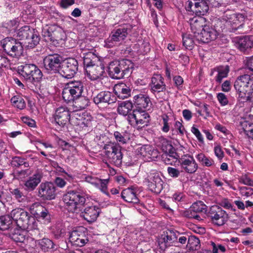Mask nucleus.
Wrapping results in <instances>:
<instances>
[{
	"instance_id": "f257e3e1",
	"label": "nucleus",
	"mask_w": 253,
	"mask_h": 253,
	"mask_svg": "<svg viewBox=\"0 0 253 253\" xmlns=\"http://www.w3.org/2000/svg\"><path fill=\"white\" fill-rule=\"evenodd\" d=\"M245 17L240 13H234L230 11L215 20L214 28L205 26L202 31L196 35V40L204 43H208L216 39L219 33L223 31H233L242 27Z\"/></svg>"
},
{
	"instance_id": "f03ea898",
	"label": "nucleus",
	"mask_w": 253,
	"mask_h": 253,
	"mask_svg": "<svg viewBox=\"0 0 253 253\" xmlns=\"http://www.w3.org/2000/svg\"><path fill=\"white\" fill-rule=\"evenodd\" d=\"M11 220H13L17 226L22 229L33 230L37 228V222L34 217L23 209L17 208L10 212Z\"/></svg>"
},
{
	"instance_id": "7ed1b4c3",
	"label": "nucleus",
	"mask_w": 253,
	"mask_h": 253,
	"mask_svg": "<svg viewBox=\"0 0 253 253\" xmlns=\"http://www.w3.org/2000/svg\"><path fill=\"white\" fill-rule=\"evenodd\" d=\"M18 73L28 83L35 84L42 77V73L35 64H26L18 67Z\"/></svg>"
},
{
	"instance_id": "20e7f679",
	"label": "nucleus",
	"mask_w": 253,
	"mask_h": 253,
	"mask_svg": "<svg viewBox=\"0 0 253 253\" xmlns=\"http://www.w3.org/2000/svg\"><path fill=\"white\" fill-rule=\"evenodd\" d=\"M14 36L20 40H24V44L30 48L34 47L40 41L37 32L29 26H24L17 30Z\"/></svg>"
},
{
	"instance_id": "39448f33",
	"label": "nucleus",
	"mask_w": 253,
	"mask_h": 253,
	"mask_svg": "<svg viewBox=\"0 0 253 253\" xmlns=\"http://www.w3.org/2000/svg\"><path fill=\"white\" fill-rule=\"evenodd\" d=\"M234 87L239 98L248 97L253 90V77L248 74L239 76L235 82Z\"/></svg>"
},
{
	"instance_id": "423d86ee",
	"label": "nucleus",
	"mask_w": 253,
	"mask_h": 253,
	"mask_svg": "<svg viewBox=\"0 0 253 253\" xmlns=\"http://www.w3.org/2000/svg\"><path fill=\"white\" fill-rule=\"evenodd\" d=\"M104 154L108 161L111 164L119 167L122 163V147L119 144L109 142L103 147Z\"/></svg>"
},
{
	"instance_id": "0eeeda50",
	"label": "nucleus",
	"mask_w": 253,
	"mask_h": 253,
	"mask_svg": "<svg viewBox=\"0 0 253 253\" xmlns=\"http://www.w3.org/2000/svg\"><path fill=\"white\" fill-rule=\"evenodd\" d=\"M127 120L131 126L140 129L148 126L150 117L146 110L135 109L128 115Z\"/></svg>"
},
{
	"instance_id": "6e6552de",
	"label": "nucleus",
	"mask_w": 253,
	"mask_h": 253,
	"mask_svg": "<svg viewBox=\"0 0 253 253\" xmlns=\"http://www.w3.org/2000/svg\"><path fill=\"white\" fill-rule=\"evenodd\" d=\"M84 90L83 83L80 81H71L67 84L62 91V97L68 102L82 95Z\"/></svg>"
},
{
	"instance_id": "1a4fd4ad",
	"label": "nucleus",
	"mask_w": 253,
	"mask_h": 253,
	"mask_svg": "<svg viewBox=\"0 0 253 253\" xmlns=\"http://www.w3.org/2000/svg\"><path fill=\"white\" fill-rule=\"evenodd\" d=\"M0 45L6 53L13 57H19L23 51L22 43L12 37H7L1 40Z\"/></svg>"
},
{
	"instance_id": "9d476101",
	"label": "nucleus",
	"mask_w": 253,
	"mask_h": 253,
	"mask_svg": "<svg viewBox=\"0 0 253 253\" xmlns=\"http://www.w3.org/2000/svg\"><path fill=\"white\" fill-rule=\"evenodd\" d=\"M131 64L129 60L113 61L108 66L109 73L114 79H122L129 72Z\"/></svg>"
},
{
	"instance_id": "9b49d317",
	"label": "nucleus",
	"mask_w": 253,
	"mask_h": 253,
	"mask_svg": "<svg viewBox=\"0 0 253 253\" xmlns=\"http://www.w3.org/2000/svg\"><path fill=\"white\" fill-rule=\"evenodd\" d=\"M63 201L68 210L74 212L79 205H83L85 202L84 193L72 191L66 194L63 197Z\"/></svg>"
},
{
	"instance_id": "f8f14e48",
	"label": "nucleus",
	"mask_w": 253,
	"mask_h": 253,
	"mask_svg": "<svg viewBox=\"0 0 253 253\" xmlns=\"http://www.w3.org/2000/svg\"><path fill=\"white\" fill-rule=\"evenodd\" d=\"M78 62L73 58L62 61L60 68L59 74L65 78L70 79L74 76L78 71Z\"/></svg>"
},
{
	"instance_id": "ddd939ff",
	"label": "nucleus",
	"mask_w": 253,
	"mask_h": 253,
	"mask_svg": "<svg viewBox=\"0 0 253 253\" xmlns=\"http://www.w3.org/2000/svg\"><path fill=\"white\" fill-rule=\"evenodd\" d=\"M62 58L58 54H50L43 59L44 67L50 74L59 73L62 63Z\"/></svg>"
},
{
	"instance_id": "4468645a",
	"label": "nucleus",
	"mask_w": 253,
	"mask_h": 253,
	"mask_svg": "<svg viewBox=\"0 0 253 253\" xmlns=\"http://www.w3.org/2000/svg\"><path fill=\"white\" fill-rule=\"evenodd\" d=\"M178 234L172 230L164 231L158 239V246L159 249L164 251L167 248L173 246L176 242Z\"/></svg>"
},
{
	"instance_id": "2eb2a0df",
	"label": "nucleus",
	"mask_w": 253,
	"mask_h": 253,
	"mask_svg": "<svg viewBox=\"0 0 253 253\" xmlns=\"http://www.w3.org/2000/svg\"><path fill=\"white\" fill-rule=\"evenodd\" d=\"M209 216L211 218L212 222L218 226L223 225L228 219V214L226 211L220 207L216 205L211 207Z\"/></svg>"
},
{
	"instance_id": "dca6fc26",
	"label": "nucleus",
	"mask_w": 253,
	"mask_h": 253,
	"mask_svg": "<svg viewBox=\"0 0 253 253\" xmlns=\"http://www.w3.org/2000/svg\"><path fill=\"white\" fill-rule=\"evenodd\" d=\"M92 120V117L87 113H82L76 111L72 113L71 123L82 128L90 126Z\"/></svg>"
},
{
	"instance_id": "f3484780",
	"label": "nucleus",
	"mask_w": 253,
	"mask_h": 253,
	"mask_svg": "<svg viewBox=\"0 0 253 253\" xmlns=\"http://www.w3.org/2000/svg\"><path fill=\"white\" fill-rule=\"evenodd\" d=\"M182 171L189 174L194 173L198 168V164L190 155H184L179 160Z\"/></svg>"
},
{
	"instance_id": "a211bd4d",
	"label": "nucleus",
	"mask_w": 253,
	"mask_h": 253,
	"mask_svg": "<svg viewBox=\"0 0 253 253\" xmlns=\"http://www.w3.org/2000/svg\"><path fill=\"white\" fill-rule=\"evenodd\" d=\"M136 154L138 158L148 162L154 161L158 156V151L149 145H144L137 148Z\"/></svg>"
},
{
	"instance_id": "6ab92c4d",
	"label": "nucleus",
	"mask_w": 253,
	"mask_h": 253,
	"mask_svg": "<svg viewBox=\"0 0 253 253\" xmlns=\"http://www.w3.org/2000/svg\"><path fill=\"white\" fill-rule=\"evenodd\" d=\"M69 241L73 245L77 247H83L85 245L88 240L86 236L84 228L80 227L72 231L70 234Z\"/></svg>"
},
{
	"instance_id": "aec40b11",
	"label": "nucleus",
	"mask_w": 253,
	"mask_h": 253,
	"mask_svg": "<svg viewBox=\"0 0 253 253\" xmlns=\"http://www.w3.org/2000/svg\"><path fill=\"white\" fill-rule=\"evenodd\" d=\"M72 114L66 107H59L55 110L54 118L55 123L60 126H63L68 122H71Z\"/></svg>"
},
{
	"instance_id": "412c9836",
	"label": "nucleus",
	"mask_w": 253,
	"mask_h": 253,
	"mask_svg": "<svg viewBox=\"0 0 253 253\" xmlns=\"http://www.w3.org/2000/svg\"><path fill=\"white\" fill-rule=\"evenodd\" d=\"M38 193L43 200H52L55 197V187L51 182L42 183L38 188Z\"/></svg>"
},
{
	"instance_id": "4be33fe9",
	"label": "nucleus",
	"mask_w": 253,
	"mask_h": 253,
	"mask_svg": "<svg viewBox=\"0 0 253 253\" xmlns=\"http://www.w3.org/2000/svg\"><path fill=\"white\" fill-rule=\"evenodd\" d=\"M207 206L203 202L198 201L192 204L190 208L185 212L184 215L189 218L200 220L201 217L198 213L205 212Z\"/></svg>"
},
{
	"instance_id": "5701e85b",
	"label": "nucleus",
	"mask_w": 253,
	"mask_h": 253,
	"mask_svg": "<svg viewBox=\"0 0 253 253\" xmlns=\"http://www.w3.org/2000/svg\"><path fill=\"white\" fill-rule=\"evenodd\" d=\"M163 181L158 173L153 172L148 176V186L150 190L156 193H160L163 189Z\"/></svg>"
},
{
	"instance_id": "b1692460",
	"label": "nucleus",
	"mask_w": 253,
	"mask_h": 253,
	"mask_svg": "<svg viewBox=\"0 0 253 253\" xmlns=\"http://www.w3.org/2000/svg\"><path fill=\"white\" fill-rule=\"evenodd\" d=\"M127 35V30L126 28H120L112 33L111 37L108 39L106 44L109 47H112L118 42L125 40Z\"/></svg>"
},
{
	"instance_id": "393cba45",
	"label": "nucleus",
	"mask_w": 253,
	"mask_h": 253,
	"mask_svg": "<svg viewBox=\"0 0 253 253\" xmlns=\"http://www.w3.org/2000/svg\"><path fill=\"white\" fill-rule=\"evenodd\" d=\"M84 179L86 182L98 188L103 193L107 194V185L109 181L108 179H101L92 175L85 176Z\"/></svg>"
},
{
	"instance_id": "a878e982",
	"label": "nucleus",
	"mask_w": 253,
	"mask_h": 253,
	"mask_svg": "<svg viewBox=\"0 0 253 253\" xmlns=\"http://www.w3.org/2000/svg\"><path fill=\"white\" fill-rule=\"evenodd\" d=\"M32 212L36 216L39 220H44L48 222L50 216L49 212L46 208L43 207L39 203H36L31 207Z\"/></svg>"
},
{
	"instance_id": "bb28decb",
	"label": "nucleus",
	"mask_w": 253,
	"mask_h": 253,
	"mask_svg": "<svg viewBox=\"0 0 253 253\" xmlns=\"http://www.w3.org/2000/svg\"><path fill=\"white\" fill-rule=\"evenodd\" d=\"M205 18L201 16H195L190 19L189 23L191 30L196 39V35L200 34L202 29L207 26Z\"/></svg>"
},
{
	"instance_id": "cd10ccee",
	"label": "nucleus",
	"mask_w": 253,
	"mask_h": 253,
	"mask_svg": "<svg viewBox=\"0 0 253 253\" xmlns=\"http://www.w3.org/2000/svg\"><path fill=\"white\" fill-rule=\"evenodd\" d=\"M43 173L40 170H37L31 176L29 177L25 182V189L29 191L34 190L41 182Z\"/></svg>"
},
{
	"instance_id": "c85d7f7f",
	"label": "nucleus",
	"mask_w": 253,
	"mask_h": 253,
	"mask_svg": "<svg viewBox=\"0 0 253 253\" xmlns=\"http://www.w3.org/2000/svg\"><path fill=\"white\" fill-rule=\"evenodd\" d=\"M136 188L131 187L123 190L121 193V197L126 202L137 204L139 200L137 193Z\"/></svg>"
},
{
	"instance_id": "c756f323",
	"label": "nucleus",
	"mask_w": 253,
	"mask_h": 253,
	"mask_svg": "<svg viewBox=\"0 0 253 253\" xmlns=\"http://www.w3.org/2000/svg\"><path fill=\"white\" fill-rule=\"evenodd\" d=\"M116 97L110 91H101L93 98V101L96 104L101 103L111 104L115 102Z\"/></svg>"
},
{
	"instance_id": "7c9ffc66",
	"label": "nucleus",
	"mask_w": 253,
	"mask_h": 253,
	"mask_svg": "<svg viewBox=\"0 0 253 253\" xmlns=\"http://www.w3.org/2000/svg\"><path fill=\"white\" fill-rule=\"evenodd\" d=\"M87 77L91 80H96L103 76L104 67L102 65H94L85 69Z\"/></svg>"
},
{
	"instance_id": "2f4dec72",
	"label": "nucleus",
	"mask_w": 253,
	"mask_h": 253,
	"mask_svg": "<svg viewBox=\"0 0 253 253\" xmlns=\"http://www.w3.org/2000/svg\"><path fill=\"white\" fill-rule=\"evenodd\" d=\"M100 209L97 206H90L86 207L83 212L82 213V216L88 222H93L97 219Z\"/></svg>"
},
{
	"instance_id": "473e14b6",
	"label": "nucleus",
	"mask_w": 253,
	"mask_h": 253,
	"mask_svg": "<svg viewBox=\"0 0 253 253\" xmlns=\"http://www.w3.org/2000/svg\"><path fill=\"white\" fill-rule=\"evenodd\" d=\"M164 80V78L159 74H155L152 77L150 86L153 92H160L165 89L166 85Z\"/></svg>"
},
{
	"instance_id": "72a5a7b5",
	"label": "nucleus",
	"mask_w": 253,
	"mask_h": 253,
	"mask_svg": "<svg viewBox=\"0 0 253 253\" xmlns=\"http://www.w3.org/2000/svg\"><path fill=\"white\" fill-rule=\"evenodd\" d=\"M134 104L136 109L146 110L151 104L150 99L148 95L143 94L136 95L133 97Z\"/></svg>"
},
{
	"instance_id": "f704fd0d",
	"label": "nucleus",
	"mask_w": 253,
	"mask_h": 253,
	"mask_svg": "<svg viewBox=\"0 0 253 253\" xmlns=\"http://www.w3.org/2000/svg\"><path fill=\"white\" fill-rule=\"evenodd\" d=\"M114 91L119 98L125 99L129 96L130 90L125 84L121 83L115 85Z\"/></svg>"
},
{
	"instance_id": "c9c22d12",
	"label": "nucleus",
	"mask_w": 253,
	"mask_h": 253,
	"mask_svg": "<svg viewBox=\"0 0 253 253\" xmlns=\"http://www.w3.org/2000/svg\"><path fill=\"white\" fill-rule=\"evenodd\" d=\"M253 36H246L239 39L236 46L242 51L251 48L253 45Z\"/></svg>"
},
{
	"instance_id": "e433bc0d",
	"label": "nucleus",
	"mask_w": 253,
	"mask_h": 253,
	"mask_svg": "<svg viewBox=\"0 0 253 253\" xmlns=\"http://www.w3.org/2000/svg\"><path fill=\"white\" fill-rule=\"evenodd\" d=\"M132 107V103L129 101L120 102L118 103L117 111L120 115L128 117Z\"/></svg>"
},
{
	"instance_id": "4c0bfd02",
	"label": "nucleus",
	"mask_w": 253,
	"mask_h": 253,
	"mask_svg": "<svg viewBox=\"0 0 253 253\" xmlns=\"http://www.w3.org/2000/svg\"><path fill=\"white\" fill-rule=\"evenodd\" d=\"M197 160L203 166L213 168L215 167L214 160L209 156H206L204 153H201L196 156Z\"/></svg>"
},
{
	"instance_id": "58836bf2",
	"label": "nucleus",
	"mask_w": 253,
	"mask_h": 253,
	"mask_svg": "<svg viewBox=\"0 0 253 253\" xmlns=\"http://www.w3.org/2000/svg\"><path fill=\"white\" fill-rule=\"evenodd\" d=\"M74 102L73 106L76 108L74 111L78 112V110H81L85 109L88 106L89 100L85 96L81 95L80 97L73 100Z\"/></svg>"
},
{
	"instance_id": "ea45409f",
	"label": "nucleus",
	"mask_w": 253,
	"mask_h": 253,
	"mask_svg": "<svg viewBox=\"0 0 253 253\" xmlns=\"http://www.w3.org/2000/svg\"><path fill=\"white\" fill-rule=\"evenodd\" d=\"M241 133L253 139V121H244L241 123Z\"/></svg>"
},
{
	"instance_id": "a19ab883",
	"label": "nucleus",
	"mask_w": 253,
	"mask_h": 253,
	"mask_svg": "<svg viewBox=\"0 0 253 253\" xmlns=\"http://www.w3.org/2000/svg\"><path fill=\"white\" fill-rule=\"evenodd\" d=\"M83 55V63L85 69L95 65L94 63L97 60V57L93 52L89 51L84 53Z\"/></svg>"
},
{
	"instance_id": "79ce46f5",
	"label": "nucleus",
	"mask_w": 253,
	"mask_h": 253,
	"mask_svg": "<svg viewBox=\"0 0 253 253\" xmlns=\"http://www.w3.org/2000/svg\"><path fill=\"white\" fill-rule=\"evenodd\" d=\"M38 247L44 252H48L54 248V243L48 238H44L38 240Z\"/></svg>"
},
{
	"instance_id": "37998d69",
	"label": "nucleus",
	"mask_w": 253,
	"mask_h": 253,
	"mask_svg": "<svg viewBox=\"0 0 253 253\" xmlns=\"http://www.w3.org/2000/svg\"><path fill=\"white\" fill-rule=\"evenodd\" d=\"M216 71L217 74L215 78V81L221 83L223 79L226 78L229 72V68L228 66H219L216 68Z\"/></svg>"
},
{
	"instance_id": "c03bdc74",
	"label": "nucleus",
	"mask_w": 253,
	"mask_h": 253,
	"mask_svg": "<svg viewBox=\"0 0 253 253\" xmlns=\"http://www.w3.org/2000/svg\"><path fill=\"white\" fill-rule=\"evenodd\" d=\"M10 101L13 106L22 110L25 108L26 103L24 99L19 95L13 96Z\"/></svg>"
},
{
	"instance_id": "a18cd8bd",
	"label": "nucleus",
	"mask_w": 253,
	"mask_h": 253,
	"mask_svg": "<svg viewBox=\"0 0 253 253\" xmlns=\"http://www.w3.org/2000/svg\"><path fill=\"white\" fill-rule=\"evenodd\" d=\"M209 10V6L205 0H200L199 2L198 7L194 12L197 15H204Z\"/></svg>"
},
{
	"instance_id": "49530a36",
	"label": "nucleus",
	"mask_w": 253,
	"mask_h": 253,
	"mask_svg": "<svg viewBox=\"0 0 253 253\" xmlns=\"http://www.w3.org/2000/svg\"><path fill=\"white\" fill-rule=\"evenodd\" d=\"M12 224L11 216L8 215L0 216V230L8 229Z\"/></svg>"
},
{
	"instance_id": "de8ad7c7",
	"label": "nucleus",
	"mask_w": 253,
	"mask_h": 253,
	"mask_svg": "<svg viewBox=\"0 0 253 253\" xmlns=\"http://www.w3.org/2000/svg\"><path fill=\"white\" fill-rule=\"evenodd\" d=\"M200 240L195 236H190L188 238L187 247L192 250H196L200 247Z\"/></svg>"
},
{
	"instance_id": "09e8293b",
	"label": "nucleus",
	"mask_w": 253,
	"mask_h": 253,
	"mask_svg": "<svg viewBox=\"0 0 253 253\" xmlns=\"http://www.w3.org/2000/svg\"><path fill=\"white\" fill-rule=\"evenodd\" d=\"M24 244H25V250L30 253H32L35 247H38V240H35L31 238H27Z\"/></svg>"
},
{
	"instance_id": "8fccbe9b",
	"label": "nucleus",
	"mask_w": 253,
	"mask_h": 253,
	"mask_svg": "<svg viewBox=\"0 0 253 253\" xmlns=\"http://www.w3.org/2000/svg\"><path fill=\"white\" fill-rule=\"evenodd\" d=\"M194 42L190 35L185 34L183 35V45L186 49L191 50L194 47Z\"/></svg>"
},
{
	"instance_id": "3c124183",
	"label": "nucleus",
	"mask_w": 253,
	"mask_h": 253,
	"mask_svg": "<svg viewBox=\"0 0 253 253\" xmlns=\"http://www.w3.org/2000/svg\"><path fill=\"white\" fill-rule=\"evenodd\" d=\"M114 137L117 142L118 144L120 145V144H126L128 140V138L126 136V135L124 133H121L119 131H115L114 133Z\"/></svg>"
},
{
	"instance_id": "603ef678",
	"label": "nucleus",
	"mask_w": 253,
	"mask_h": 253,
	"mask_svg": "<svg viewBox=\"0 0 253 253\" xmlns=\"http://www.w3.org/2000/svg\"><path fill=\"white\" fill-rule=\"evenodd\" d=\"M200 1V0H188L185 4L186 10L194 13Z\"/></svg>"
},
{
	"instance_id": "864d4df0",
	"label": "nucleus",
	"mask_w": 253,
	"mask_h": 253,
	"mask_svg": "<svg viewBox=\"0 0 253 253\" xmlns=\"http://www.w3.org/2000/svg\"><path fill=\"white\" fill-rule=\"evenodd\" d=\"M11 66L10 60L6 56H0V73L2 71V68H9Z\"/></svg>"
},
{
	"instance_id": "5fc2aeb1",
	"label": "nucleus",
	"mask_w": 253,
	"mask_h": 253,
	"mask_svg": "<svg viewBox=\"0 0 253 253\" xmlns=\"http://www.w3.org/2000/svg\"><path fill=\"white\" fill-rule=\"evenodd\" d=\"M11 193L19 202H23L25 200V196L18 188L13 189Z\"/></svg>"
},
{
	"instance_id": "6e6d98bb",
	"label": "nucleus",
	"mask_w": 253,
	"mask_h": 253,
	"mask_svg": "<svg viewBox=\"0 0 253 253\" xmlns=\"http://www.w3.org/2000/svg\"><path fill=\"white\" fill-rule=\"evenodd\" d=\"M216 97L219 104L222 106H224L229 103L227 96L223 93L219 92L217 94Z\"/></svg>"
},
{
	"instance_id": "4d7b16f0",
	"label": "nucleus",
	"mask_w": 253,
	"mask_h": 253,
	"mask_svg": "<svg viewBox=\"0 0 253 253\" xmlns=\"http://www.w3.org/2000/svg\"><path fill=\"white\" fill-rule=\"evenodd\" d=\"M42 35L46 42L53 41V32L49 30V28H44L42 31Z\"/></svg>"
},
{
	"instance_id": "13d9d810",
	"label": "nucleus",
	"mask_w": 253,
	"mask_h": 253,
	"mask_svg": "<svg viewBox=\"0 0 253 253\" xmlns=\"http://www.w3.org/2000/svg\"><path fill=\"white\" fill-rule=\"evenodd\" d=\"M239 191L242 196L248 197L253 194V189L250 187H241L239 188Z\"/></svg>"
},
{
	"instance_id": "bf43d9fd",
	"label": "nucleus",
	"mask_w": 253,
	"mask_h": 253,
	"mask_svg": "<svg viewBox=\"0 0 253 253\" xmlns=\"http://www.w3.org/2000/svg\"><path fill=\"white\" fill-rule=\"evenodd\" d=\"M167 171L169 176L173 178L178 177L180 173V170L178 169L170 167L167 168Z\"/></svg>"
},
{
	"instance_id": "052dcab7",
	"label": "nucleus",
	"mask_w": 253,
	"mask_h": 253,
	"mask_svg": "<svg viewBox=\"0 0 253 253\" xmlns=\"http://www.w3.org/2000/svg\"><path fill=\"white\" fill-rule=\"evenodd\" d=\"M211 245L212 247V253H219L218 251L222 253L226 252L225 247L220 244H216L213 242H211Z\"/></svg>"
},
{
	"instance_id": "680f3d73",
	"label": "nucleus",
	"mask_w": 253,
	"mask_h": 253,
	"mask_svg": "<svg viewBox=\"0 0 253 253\" xmlns=\"http://www.w3.org/2000/svg\"><path fill=\"white\" fill-rule=\"evenodd\" d=\"M162 117L164 125L162 130L165 132H168L169 130V118L167 115H164Z\"/></svg>"
},
{
	"instance_id": "e2e57ef3",
	"label": "nucleus",
	"mask_w": 253,
	"mask_h": 253,
	"mask_svg": "<svg viewBox=\"0 0 253 253\" xmlns=\"http://www.w3.org/2000/svg\"><path fill=\"white\" fill-rule=\"evenodd\" d=\"M161 148L165 153H167L169 152L172 149V146L169 143V141L164 139L162 142Z\"/></svg>"
},
{
	"instance_id": "0e129e2a",
	"label": "nucleus",
	"mask_w": 253,
	"mask_h": 253,
	"mask_svg": "<svg viewBox=\"0 0 253 253\" xmlns=\"http://www.w3.org/2000/svg\"><path fill=\"white\" fill-rule=\"evenodd\" d=\"M239 182L245 185L253 186V181L246 174L242 175L239 179Z\"/></svg>"
},
{
	"instance_id": "69168bd1",
	"label": "nucleus",
	"mask_w": 253,
	"mask_h": 253,
	"mask_svg": "<svg viewBox=\"0 0 253 253\" xmlns=\"http://www.w3.org/2000/svg\"><path fill=\"white\" fill-rule=\"evenodd\" d=\"M23 158L15 156L12 158L11 162V165L13 167L18 168L22 166Z\"/></svg>"
},
{
	"instance_id": "338daca9",
	"label": "nucleus",
	"mask_w": 253,
	"mask_h": 253,
	"mask_svg": "<svg viewBox=\"0 0 253 253\" xmlns=\"http://www.w3.org/2000/svg\"><path fill=\"white\" fill-rule=\"evenodd\" d=\"M244 63L247 69L253 72V56L246 57L244 60Z\"/></svg>"
},
{
	"instance_id": "774afa93",
	"label": "nucleus",
	"mask_w": 253,
	"mask_h": 253,
	"mask_svg": "<svg viewBox=\"0 0 253 253\" xmlns=\"http://www.w3.org/2000/svg\"><path fill=\"white\" fill-rule=\"evenodd\" d=\"M6 24V28L10 31H14L15 32V30L18 27L19 23L16 20H12L7 22Z\"/></svg>"
}]
</instances>
